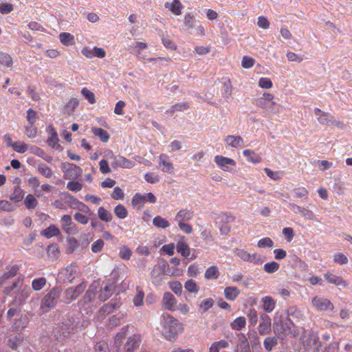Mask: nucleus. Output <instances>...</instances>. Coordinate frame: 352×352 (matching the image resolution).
Masks as SVG:
<instances>
[{"label": "nucleus", "mask_w": 352, "mask_h": 352, "mask_svg": "<svg viewBox=\"0 0 352 352\" xmlns=\"http://www.w3.org/2000/svg\"><path fill=\"white\" fill-rule=\"evenodd\" d=\"M159 165L163 172L172 173L173 171V164L170 162L169 157L165 153L160 155Z\"/></svg>", "instance_id": "obj_15"}, {"label": "nucleus", "mask_w": 352, "mask_h": 352, "mask_svg": "<svg viewBox=\"0 0 352 352\" xmlns=\"http://www.w3.org/2000/svg\"><path fill=\"white\" fill-rule=\"evenodd\" d=\"M98 283H93L89 287L88 290L86 292L85 296H83L82 300L84 303H89L91 302L96 297L97 293V287Z\"/></svg>", "instance_id": "obj_27"}, {"label": "nucleus", "mask_w": 352, "mask_h": 352, "mask_svg": "<svg viewBox=\"0 0 352 352\" xmlns=\"http://www.w3.org/2000/svg\"><path fill=\"white\" fill-rule=\"evenodd\" d=\"M59 38L61 43L64 45L69 46L74 43V37L70 33L62 32L59 34Z\"/></svg>", "instance_id": "obj_41"}, {"label": "nucleus", "mask_w": 352, "mask_h": 352, "mask_svg": "<svg viewBox=\"0 0 352 352\" xmlns=\"http://www.w3.org/2000/svg\"><path fill=\"white\" fill-rule=\"evenodd\" d=\"M153 224L157 228L165 229L170 226L169 221L161 216H156L153 219Z\"/></svg>", "instance_id": "obj_39"}, {"label": "nucleus", "mask_w": 352, "mask_h": 352, "mask_svg": "<svg viewBox=\"0 0 352 352\" xmlns=\"http://www.w3.org/2000/svg\"><path fill=\"white\" fill-rule=\"evenodd\" d=\"M144 293L142 290H138L136 296L134 297L133 302L135 306L140 307L144 304Z\"/></svg>", "instance_id": "obj_60"}, {"label": "nucleus", "mask_w": 352, "mask_h": 352, "mask_svg": "<svg viewBox=\"0 0 352 352\" xmlns=\"http://www.w3.org/2000/svg\"><path fill=\"white\" fill-rule=\"evenodd\" d=\"M162 303L164 309L169 311H174L177 300L170 292H165L162 298Z\"/></svg>", "instance_id": "obj_19"}, {"label": "nucleus", "mask_w": 352, "mask_h": 352, "mask_svg": "<svg viewBox=\"0 0 352 352\" xmlns=\"http://www.w3.org/2000/svg\"><path fill=\"white\" fill-rule=\"evenodd\" d=\"M38 173L45 178H51L54 175V171L45 164H39L38 166Z\"/></svg>", "instance_id": "obj_43"}, {"label": "nucleus", "mask_w": 352, "mask_h": 352, "mask_svg": "<svg viewBox=\"0 0 352 352\" xmlns=\"http://www.w3.org/2000/svg\"><path fill=\"white\" fill-rule=\"evenodd\" d=\"M60 290L58 287L52 288L43 298L41 305L42 312H47L50 309L54 308L59 298Z\"/></svg>", "instance_id": "obj_5"}, {"label": "nucleus", "mask_w": 352, "mask_h": 352, "mask_svg": "<svg viewBox=\"0 0 352 352\" xmlns=\"http://www.w3.org/2000/svg\"><path fill=\"white\" fill-rule=\"evenodd\" d=\"M115 215L120 219H124L128 216V211L122 204L117 205L113 210Z\"/></svg>", "instance_id": "obj_42"}, {"label": "nucleus", "mask_w": 352, "mask_h": 352, "mask_svg": "<svg viewBox=\"0 0 352 352\" xmlns=\"http://www.w3.org/2000/svg\"><path fill=\"white\" fill-rule=\"evenodd\" d=\"M228 341L225 340L214 342L209 348V352H219L221 349L228 348Z\"/></svg>", "instance_id": "obj_40"}, {"label": "nucleus", "mask_w": 352, "mask_h": 352, "mask_svg": "<svg viewBox=\"0 0 352 352\" xmlns=\"http://www.w3.org/2000/svg\"><path fill=\"white\" fill-rule=\"evenodd\" d=\"M318 342V337L316 333H311L305 329L302 331V336L300 337V342L303 345L305 349L316 344Z\"/></svg>", "instance_id": "obj_12"}, {"label": "nucleus", "mask_w": 352, "mask_h": 352, "mask_svg": "<svg viewBox=\"0 0 352 352\" xmlns=\"http://www.w3.org/2000/svg\"><path fill=\"white\" fill-rule=\"evenodd\" d=\"M235 220V217L230 212H221L215 218V223L218 226L221 235H228L231 230L229 225Z\"/></svg>", "instance_id": "obj_4"}, {"label": "nucleus", "mask_w": 352, "mask_h": 352, "mask_svg": "<svg viewBox=\"0 0 352 352\" xmlns=\"http://www.w3.org/2000/svg\"><path fill=\"white\" fill-rule=\"evenodd\" d=\"M184 287L188 292L194 294H197L199 290V286L197 285L195 281L192 279L186 281Z\"/></svg>", "instance_id": "obj_52"}, {"label": "nucleus", "mask_w": 352, "mask_h": 352, "mask_svg": "<svg viewBox=\"0 0 352 352\" xmlns=\"http://www.w3.org/2000/svg\"><path fill=\"white\" fill-rule=\"evenodd\" d=\"M257 245L258 248H272L274 245V241L270 237H264L258 241Z\"/></svg>", "instance_id": "obj_57"}, {"label": "nucleus", "mask_w": 352, "mask_h": 352, "mask_svg": "<svg viewBox=\"0 0 352 352\" xmlns=\"http://www.w3.org/2000/svg\"><path fill=\"white\" fill-rule=\"evenodd\" d=\"M170 289L177 296H180L182 292V285L179 281H170L169 283Z\"/></svg>", "instance_id": "obj_58"}, {"label": "nucleus", "mask_w": 352, "mask_h": 352, "mask_svg": "<svg viewBox=\"0 0 352 352\" xmlns=\"http://www.w3.org/2000/svg\"><path fill=\"white\" fill-rule=\"evenodd\" d=\"M239 294L240 290L235 286H229L224 289L225 298L228 300H235Z\"/></svg>", "instance_id": "obj_29"}, {"label": "nucleus", "mask_w": 352, "mask_h": 352, "mask_svg": "<svg viewBox=\"0 0 352 352\" xmlns=\"http://www.w3.org/2000/svg\"><path fill=\"white\" fill-rule=\"evenodd\" d=\"M311 303L318 311H327L329 310L333 311L334 309L333 303L327 298L315 296L312 298Z\"/></svg>", "instance_id": "obj_9"}, {"label": "nucleus", "mask_w": 352, "mask_h": 352, "mask_svg": "<svg viewBox=\"0 0 352 352\" xmlns=\"http://www.w3.org/2000/svg\"><path fill=\"white\" fill-rule=\"evenodd\" d=\"M62 329L67 333H75L82 330L81 326H79L78 324L74 320H66L63 323Z\"/></svg>", "instance_id": "obj_24"}, {"label": "nucleus", "mask_w": 352, "mask_h": 352, "mask_svg": "<svg viewBox=\"0 0 352 352\" xmlns=\"http://www.w3.org/2000/svg\"><path fill=\"white\" fill-rule=\"evenodd\" d=\"M24 197L23 190L19 186H15L10 199L16 202L21 201Z\"/></svg>", "instance_id": "obj_47"}, {"label": "nucleus", "mask_w": 352, "mask_h": 352, "mask_svg": "<svg viewBox=\"0 0 352 352\" xmlns=\"http://www.w3.org/2000/svg\"><path fill=\"white\" fill-rule=\"evenodd\" d=\"M214 161L216 164L225 172H232V168H230L229 166L235 167L236 165V162L231 158L224 157L223 155H216L214 158Z\"/></svg>", "instance_id": "obj_11"}, {"label": "nucleus", "mask_w": 352, "mask_h": 352, "mask_svg": "<svg viewBox=\"0 0 352 352\" xmlns=\"http://www.w3.org/2000/svg\"><path fill=\"white\" fill-rule=\"evenodd\" d=\"M14 289H16L14 298V302L16 304L23 303L30 296V289L28 285L23 283L19 285V282H15L12 285L5 287L3 292L8 296Z\"/></svg>", "instance_id": "obj_3"}, {"label": "nucleus", "mask_w": 352, "mask_h": 352, "mask_svg": "<svg viewBox=\"0 0 352 352\" xmlns=\"http://www.w3.org/2000/svg\"><path fill=\"white\" fill-rule=\"evenodd\" d=\"M213 305L214 301L212 298H206L201 302V305H199V309H201L202 311L206 312L212 308Z\"/></svg>", "instance_id": "obj_62"}, {"label": "nucleus", "mask_w": 352, "mask_h": 352, "mask_svg": "<svg viewBox=\"0 0 352 352\" xmlns=\"http://www.w3.org/2000/svg\"><path fill=\"white\" fill-rule=\"evenodd\" d=\"M78 265L71 263L61 269L58 273V277L63 282L71 283L77 276Z\"/></svg>", "instance_id": "obj_8"}, {"label": "nucleus", "mask_w": 352, "mask_h": 352, "mask_svg": "<svg viewBox=\"0 0 352 352\" xmlns=\"http://www.w3.org/2000/svg\"><path fill=\"white\" fill-rule=\"evenodd\" d=\"M73 209H76L88 214H92L90 208L86 204L79 201L78 199H76Z\"/></svg>", "instance_id": "obj_53"}, {"label": "nucleus", "mask_w": 352, "mask_h": 352, "mask_svg": "<svg viewBox=\"0 0 352 352\" xmlns=\"http://www.w3.org/2000/svg\"><path fill=\"white\" fill-rule=\"evenodd\" d=\"M224 142L226 146L237 148L243 146V139L240 135H229L224 138Z\"/></svg>", "instance_id": "obj_18"}, {"label": "nucleus", "mask_w": 352, "mask_h": 352, "mask_svg": "<svg viewBox=\"0 0 352 352\" xmlns=\"http://www.w3.org/2000/svg\"><path fill=\"white\" fill-rule=\"evenodd\" d=\"M76 199V197L65 192L61 193L60 199L55 200L52 204L56 208L60 210H67L68 207L73 209Z\"/></svg>", "instance_id": "obj_6"}, {"label": "nucleus", "mask_w": 352, "mask_h": 352, "mask_svg": "<svg viewBox=\"0 0 352 352\" xmlns=\"http://www.w3.org/2000/svg\"><path fill=\"white\" fill-rule=\"evenodd\" d=\"M314 114L316 116L318 121L322 124L329 125L333 123V116L328 113L322 111L318 108L314 109Z\"/></svg>", "instance_id": "obj_20"}, {"label": "nucleus", "mask_w": 352, "mask_h": 352, "mask_svg": "<svg viewBox=\"0 0 352 352\" xmlns=\"http://www.w3.org/2000/svg\"><path fill=\"white\" fill-rule=\"evenodd\" d=\"M19 270V266L16 265L11 266L6 272H4L3 276L0 278V285H3L4 282L6 280L15 276Z\"/></svg>", "instance_id": "obj_34"}, {"label": "nucleus", "mask_w": 352, "mask_h": 352, "mask_svg": "<svg viewBox=\"0 0 352 352\" xmlns=\"http://www.w3.org/2000/svg\"><path fill=\"white\" fill-rule=\"evenodd\" d=\"M219 276V272L217 267L215 265L209 267L205 272V277L208 280L217 279L218 278Z\"/></svg>", "instance_id": "obj_45"}, {"label": "nucleus", "mask_w": 352, "mask_h": 352, "mask_svg": "<svg viewBox=\"0 0 352 352\" xmlns=\"http://www.w3.org/2000/svg\"><path fill=\"white\" fill-rule=\"evenodd\" d=\"M47 131L48 133L49 137L47 138V143L50 146H51L52 148H57L60 145L58 144V133L56 132V130L55 128L50 125L47 126Z\"/></svg>", "instance_id": "obj_21"}, {"label": "nucleus", "mask_w": 352, "mask_h": 352, "mask_svg": "<svg viewBox=\"0 0 352 352\" xmlns=\"http://www.w3.org/2000/svg\"><path fill=\"white\" fill-rule=\"evenodd\" d=\"M177 252L184 257H188L190 254V250L188 244L184 242L179 241L177 243Z\"/></svg>", "instance_id": "obj_44"}, {"label": "nucleus", "mask_w": 352, "mask_h": 352, "mask_svg": "<svg viewBox=\"0 0 352 352\" xmlns=\"http://www.w3.org/2000/svg\"><path fill=\"white\" fill-rule=\"evenodd\" d=\"M23 336L22 333H15L10 336L7 345L10 347L12 349L16 350L18 347V345L23 342Z\"/></svg>", "instance_id": "obj_28"}, {"label": "nucleus", "mask_w": 352, "mask_h": 352, "mask_svg": "<svg viewBox=\"0 0 352 352\" xmlns=\"http://www.w3.org/2000/svg\"><path fill=\"white\" fill-rule=\"evenodd\" d=\"M324 280L330 284H333L337 286H344L347 285L346 283L342 279L341 276L333 274L331 272H327L324 274Z\"/></svg>", "instance_id": "obj_23"}, {"label": "nucleus", "mask_w": 352, "mask_h": 352, "mask_svg": "<svg viewBox=\"0 0 352 352\" xmlns=\"http://www.w3.org/2000/svg\"><path fill=\"white\" fill-rule=\"evenodd\" d=\"M164 277V272L160 266H155L151 272V279L155 286L162 285Z\"/></svg>", "instance_id": "obj_17"}, {"label": "nucleus", "mask_w": 352, "mask_h": 352, "mask_svg": "<svg viewBox=\"0 0 352 352\" xmlns=\"http://www.w3.org/2000/svg\"><path fill=\"white\" fill-rule=\"evenodd\" d=\"M0 64L10 67L12 66V59L11 56L2 52H0Z\"/></svg>", "instance_id": "obj_55"}, {"label": "nucleus", "mask_w": 352, "mask_h": 352, "mask_svg": "<svg viewBox=\"0 0 352 352\" xmlns=\"http://www.w3.org/2000/svg\"><path fill=\"white\" fill-rule=\"evenodd\" d=\"M98 216L101 221L106 223L110 222L113 219L111 213L102 206L98 208Z\"/></svg>", "instance_id": "obj_37"}, {"label": "nucleus", "mask_w": 352, "mask_h": 352, "mask_svg": "<svg viewBox=\"0 0 352 352\" xmlns=\"http://www.w3.org/2000/svg\"><path fill=\"white\" fill-rule=\"evenodd\" d=\"M165 7L168 8L175 14L179 15L183 6L179 0H173L171 3L166 2Z\"/></svg>", "instance_id": "obj_36"}, {"label": "nucleus", "mask_w": 352, "mask_h": 352, "mask_svg": "<svg viewBox=\"0 0 352 352\" xmlns=\"http://www.w3.org/2000/svg\"><path fill=\"white\" fill-rule=\"evenodd\" d=\"M47 283V280L44 277L34 278L32 282V288L35 291H39L43 289Z\"/></svg>", "instance_id": "obj_48"}, {"label": "nucleus", "mask_w": 352, "mask_h": 352, "mask_svg": "<svg viewBox=\"0 0 352 352\" xmlns=\"http://www.w3.org/2000/svg\"><path fill=\"white\" fill-rule=\"evenodd\" d=\"M109 158L111 160V165L113 168H132L135 166V162L126 159L123 156H116L111 151L109 155Z\"/></svg>", "instance_id": "obj_7"}, {"label": "nucleus", "mask_w": 352, "mask_h": 352, "mask_svg": "<svg viewBox=\"0 0 352 352\" xmlns=\"http://www.w3.org/2000/svg\"><path fill=\"white\" fill-rule=\"evenodd\" d=\"M94 352H109V345L104 341H100L96 343Z\"/></svg>", "instance_id": "obj_63"}, {"label": "nucleus", "mask_w": 352, "mask_h": 352, "mask_svg": "<svg viewBox=\"0 0 352 352\" xmlns=\"http://www.w3.org/2000/svg\"><path fill=\"white\" fill-rule=\"evenodd\" d=\"M91 132L95 136L98 137L102 142H107L109 140L110 135L109 133L102 128L92 127Z\"/></svg>", "instance_id": "obj_33"}, {"label": "nucleus", "mask_w": 352, "mask_h": 352, "mask_svg": "<svg viewBox=\"0 0 352 352\" xmlns=\"http://www.w3.org/2000/svg\"><path fill=\"white\" fill-rule=\"evenodd\" d=\"M246 325V320L243 316H239L235 318L231 323L230 327L235 331H240Z\"/></svg>", "instance_id": "obj_38"}, {"label": "nucleus", "mask_w": 352, "mask_h": 352, "mask_svg": "<svg viewBox=\"0 0 352 352\" xmlns=\"http://www.w3.org/2000/svg\"><path fill=\"white\" fill-rule=\"evenodd\" d=\"M243 155L247 158L248 162L253 164H258L262 160L261 157L251 149L243 150Z\"/></svg>", "instance_id": "obj_31"}, {"label": "nucleus", "mask_w": 352, "mask_h": 352, "mask_svg": "<svg viewBox=\"0 0 352 352\" xmlns=\"http://www.w3.org/2000/svg\"><path fill=\"white\" fill-rule=\"evenodd\" d=\"M114 292V287L112 284L106 285L102 288L98 294V298L101 302H104L109 299Z\"/></svg>", "instance_id": "obj_30"}, {"label": "nucleus", "mask_w": 352, "mask_h": 352, "mask_svg": "<svg viewBox=\"0 0 352 352\" xmlns=\"http://www.w3.org/2000/svg\"><path fill=\"white\" fill-rule=\"evenodd\" d=\"M247 316L251 325L254 326L258 321V314L255 309H250L247 312Z\"/></svg>", "instance_id": "obj_56"}, {"label": "nucleus", "mask_w": 352, "mask_h": 352, "mask_svg": "<svg viewBox=\"0 0 352 352\" xmlns=\"http://www.w3.org/2000/svg\"><path fill=\"white\" fill-rule=\"evenodd\" d=\"M24 204L28 209H34L38 205V201L33 195L28 194L25 198Z\"/></svg>", "instance_id": "obj_49"}, {"label": "nucleus", "mask_w": 352, "mask_h": 352, "mask_svg": "<svg viewBox=\"0 0 352 352\" xmlns=\"http://www.w3.org/2000/svg\"><path fill=\"white\" fill-rule=\"evenodd\" d=\"M201 237L206 243H211L214 239L212 231L208 229H204L201 232Z\"/></svg>", "instance_id": "obj_59"}, {"label": "nucleus", "mask_w": 352, "mask_h": 352, "mask_svg": "<svg viewBox=\"0 0 352 352\" xmlns=\"http://www.w3.org/2000/svg\"><path fill=\"white\" fill-rule=\"evenodd\" d=\"M119 256L122 259L128 261L132 256V252L129 248L123 246L120 250Z\"/></svg>", "instance_id": "obj_61"}, {"label": "nucleus", "mask_w": 352, "mask_h": 352, "mask_svg": "<svg viewBox=\"0 0 352 352\" xmlns=\"http://www.w3.org/2000/svg\"><path fill=\"white\" fill-rule=\"evenodd\" d=\"M274 99V96L273 94L263 92L261 97L256 99L255 104L262 109H271L276 104Z\"/></svg>", "instance_id": "obj_10"}, {"label": "nucleus", "mask_w": 352, "mask_h": 352, "mask_svg": "<svg viewBox=\"0 0 352 352\" xmlns=\"http://www.w3.org/2000/svg\"><path fill=\"white\" fill-rule=\"evenodd\" d=\"M261 322L258 325V333L261 336L266 335L271 331L272 322L271 318L266 314L261 316Z\"/></svg>", "instance_id": "obj_14"}, {"label": "nucleus", "mask_w": 352, "mask_h": 352, "mask_svg": "<svg viewBox=\"0 0 352 352\" xmlns=\"http://www.w3.org/2000/svg\"><path fill=\"white\" fill-rule=\"evenodd\" d=\"M132 206L137 209H140L144 206L143 195L140 193H136L131 200Z\"/></svg>", "instance_id": "obj_54"}, {"label": "nucleus", "mask_w": 352, "mask_h": 352, "mask_svg": "<svg viewBox=\"0 0 352 352\" xmlns=\"http://www.w3.org/2000/svg\"><path fill=\"white\" fill-rule=\"evenodd\" d=\"M141 340L138 335H133L127 339L124 346V352H135L139 348Z\"/></svg>", "instance_id": "obj_16"}, {"label": "nucleus", "mask_w": 352, "mask_h": 352, "mask_svg": "<svg viewBox=\"0 0 352 352\" xmlns=\"http://www.w3.org/2000/svg\"><path fill=\"white\" fill-rule=\"evenodd\" d=\"M262 304L263 310L266 313H271L274 311L276 307V300L270 296H265L262 298Z\"/></svg>", "instance_id": "obj_26"}, {"label": "nucleus", "mask_w": 352, "mask_h": 352, "mask_svg": "<svg viewBox=\"0 0 352 352\" xmlns=\"http://www.w3.org/2000/svg\"><path fill=\"white\" fill-rule=\"evenodd\" d=\"M162 318V334L167 340L175 341L177 335L183 331L182 324L167 313L163 314Z\"/></svg>", "instance_id": "obj_1"}, {"label": "nucleus", "mask_w": 352, "mask_h": 352, "mask_svg": "<svg viewBox=\"0 0 352 352\" xmlns=\"http://www.w3.org/2000/svg\"><path fill=\"white\" fill-rule=\"evenodd\" d=\"M274 332L279 338L291 336L296 338L300 334V331L296 328L293 321L287 317L280 321H274L273 324Z\"/></svg>", "instance_id": "obj_2"}, {"label": "nucleus", "mask_w": 352, "mask_h": 352, "mask_svg": "<svg viewBox=\"0 0 352 352\" xmlns=\"http://www.w3.org/2000/svg\"><path fill=\"white\" fill-rule=\"evenodd\" d=\"M120 307V304L116 302H109L108 303L104 304L102 307H100L99 310V314L102 316H105L106 314H109L113 312L116 309Z\"/></svg>", "instance_id": "obj_32"}, {"label": "nucleus", "mask_w": 352, "mask_h": 352, "mask_svg": "<svg viewBox=\"0 0 352 352\" xmlns=\"http://www.w3.org/2000/svg\"><path fill=\"white\" fill-rule=\"evenodd\" d=\"M278 344L277 338L274 336L267 337L264 340L263 345L267 351H271Z\"/></svg>", "instance_id": "obj_46"}, {"label": "nucleus", "mask_w": 352, "mask_h": 352, "mask_svg": "<svg viewBox=\"0 0 352 352\" xmlns=\"http://www.w3.org/2000/svg\"><path fill=\"white\" fill-rule=\"evenodd\" d=\"M194 215V212L192 210L185 208L179 210L177 212L175 219L176 221H177V223L179 221L186 222L192 219Z\"/></svg>", "instance_id": "obj_22"}, {"label": "nucleus", "mask_w": 352, "mask_h": 352, "mask_svg": "<svg viewBox=\"0 0 352 352\" xmlns=\"http://www.w3.org/2000/svg\"><path fill=\"white\" fill-rule=\"evenodd\" d=\"M145 180L150 184H156L160 181V177L155 173L148 172L144 175Z\"/></svg>", "instance_id": "obj_64"}, {"label": "nucleus", "mask_w": 352, "mask_h": 352, "mask_svg": "<svg viewBox=\"0 0 352 352\" xmlns=\"http://www.w3.org/2000/svg\"><path fill=\"white\" fill-rule=\"evenodd\" d=\"M188 104L186 102H182L172 106L171 108L167 111V112L170 114H173L176 111H184L188 109Z\"/></svg>", "instance_id": "obj_50"}, {"label": "nucleus", "mask_w": 352, "mask_h": 352, "mask_svg": "<svg viewBox=\"0 0 352 352\" xmlns=\"http://www.w3.org/2000/svg\"><path fill=\"white\" fill-rule=\"evenodd\" d=\"M62 228L67 234H72L76 229L72 227L73 221L72 217L69 214H64L60 219Z\"/></svg>", "instance_id": "obj_25"}, {"label": "nucleus", "mask_w": 352, "mask_h": 352, "mask_svg": "<svg viewBox=\"0 0 352 352\" xmlns=\"http://www.w3.org/2000/svg\"><path fill=\"white\" fill-rule=\"evenodd\" d=\"M60 234V232L59 229L55 225H50L41 232V234L47 239L58 236Z\"/></svg>", "instance_id": "obj_35"}, {"label": "nucleus", "mask_w": 352, "mask_h": 352, "mask_svg": "<svg viewBox=\"0 0 352 352\" xmlns=\"http://www.w3.org/2000/svg\"><path fill=\"white\" fill-rule=\"evenodd\" d=\"M280 265L276 261L266 263L263 265V270L265 272L272 274L278 270Z\"/></svg>", "instance_id": "obj_51"}, {"label": "nucleus", "mask_w": 352, "mask_h": 352, "mask_svg": "<svg viewBox=\"0 0 352 352\" xmlns=\"http://www.w3.org/2000/svg\"><path fill=\"white\" fill-rule=\"evenodd\" d=\"M85 287L86 285L84 283H81L76 287H69L65 292V300L67 302L76 300L84 292Z\"/></svg>", "instance_id": "obj_13"}]
</instances>
